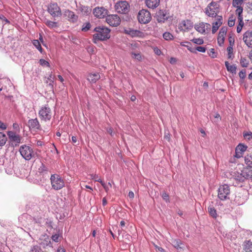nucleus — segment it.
<instances>
[{"mask_svg": "<svg viewBox=\"0 0 252 252\" xmlns=\"http://www.w3.org/2000/svg\"><path fill=\"white\" fill-rule=\"evenodd\" d=\"M162 197L166 202H169V195L166 192H163L162 193Z\"/></svg>", "mask_w": 252, "mask_h": 252, "instance_id": "obj_49", "label": "nucleus"}, {"mask_svg": "<svg viewBox=\"0 0 252 252\" xmlns=\"http://www.w3.org/2000/svg\"><path fill=\"white\" fill-rule=\"evenodd\" d=\"M246 200V197H243L241 198L240 193L236 195L235 201L238 205L243 204Z\"/></svg>", "mask_w": 252, "mask_h": 252, "instance_id": "obj_31", "label": "nucleus"}, {"mask_svg": "<svg viewBox=\"0 0 252 252\" xmlns=\"http://www.w3.org/2000/svg\"><path fill=\"white\" fill-rule=\"evenodd\" d=\"M227 31V28L226 27H222L220 29L219 34H220L221 35L225 36L226 34Z\"/></svg>", "mask_w": 252, "mask_h": 252, "instance_id": "obj_46", "label": "nucleus"}, {"mask_svg": "<svg viewBox=\"0 0 252 252\" xmlns=\"http://www.w3.org/2000/svg\"><path fill=\"white\" fill-rule=\"evenodd\" d=\"M224 36H225L221 35L220 34L218 35V43L220 46H222L224 43Z\"/></svg>", "mask_w": 252, "mask_h": 252, "instance_id": "obj_44", "label": "nucleus"}, {"mask_svg": "<svg viewBox=\"0 0 252 252\" xmlns=\"http://www.w3.org/2000/svg\"><path fill=\"white\" fill-rule=\"evenodd\" d=\"M106 22L111 26L117 27L120 24L121 19L117 15H109L106 18Z\"/></svg>", "mask_w": 252, "mask_h": 252, "instance_id": "obj_10", "label": "nucleus"}, {"mask_svg": "<svg viewBox=\"0 0 252 252\" xmlns=\"http://www.w3.org/2000/svg\"><path fill=\"white\" fill-rule=\"evenodd\" d=\"M186 43H187L186 47L187 48V49L191 52L194 53L195 48L192 47L191 43L188 41H186Z\"/></svg>", "mask_w": 252, "mask_h": 252, "instance_id": "obj_45", "label": "nucleus"}, {"mask_svg": "<svg viewBox=\"0 0 252 252\" xmlns=\"http://www.w3.org/2000/svg\"><path fill=\"white\" fill-rule=\"evenodd\" d=\"M39 62L40 64L42 66H46L48 67H50L49 63L44 59H40Z\"/></svg>", "mask_w": 252, "mask_h": 252, "instance_id": "obj_48", "label": "nucleus"}, {"mask_svg": "<svg viewBox=\"0 0 252 252\" xmlns=\"http://www.w3.org/2000/svg\"><path fill=\"white\" fill-rule=\"evenodd\" d=\"M137 48H138V45L137 43L131 44L130 45V49L132 51L136 50Z\"/></svg>", "mask_w": 252, "mask_h": 252, "instance_id": "obj_60", "label": "nucleus"}, {"mask_svg": "<svg viewBox=\"0 0 252 252\" xmlns=\"http://www.w3.org/2000/svg\"><path fill=\"white\" fill-rule=\"evenodd\" d=\"M169 17V14L166 10H159L156 14L157 20L159 23H164L168 20Z\"/></svg>", "mask_w": 252, "mask_h": 252, "instance_id": "obj_13", "label": "nucleus"}, {"mask_svg": "<svg viewBox=\"0 0 252 252\" xmlns=\"http://www.w3.org/2000/svg\"><path fill=\"white\" fill-rule=\"evenodd\" d=\"M211 25L207 23L201 22L194 26L195 29L199 33L204 34L210 30Z\"/></svg>", "mask_w": 252, "mask_h": 252, "instance_id": "obj_12", "label": "nucleus"}, {"mask_svg": "<svg viewBox=\"0 0 252 252\" xmlns=\"http://www.w3.org/2000/svg\"><path fill=\"white\" fill-rule=\"evenodd\" d=\"M138 22L141 24H147L151 20L150 12L146 9L140 10L137 15Z\"/></svg>", "mask_w": 252, "mask_h": 252, "instance_id": "obj_8", "label": "nucleus"}, {"mask_svg": "<svg viewBox=\"0 0 252 252\" xmlns=\"http://www.w3.org/2000/svg\"><path fill=\"white\" fill-rule=\"evenodd\" d=\"M7 128V126L6 124H5L4 123H2L0 120V128L2 129V130H4V129H6Z\"/></svg>", "mask_w": 252, "mask_h": 252, "instance_id": "obj_61", "label": "nucleus"}, {"mask_svg": "<svg viewBox=\"0 0 252 252\" xmlns=\"http://www.w3.org/2000/svg\"><path fill=\"white\" fill-rule=\"evenodd\" d=\"M44 23L49 28L51 29L59 27V25L56 22L52 21L49 20H46Z\"/></svg>", "mask_w": 252, "mask_h": 252, "instance_id": "obj_26", "label": "nucleus"}, {"mask_svg": "<svg viewBox=\"0 0 252 252\" xmlns=\"http://www.w3.org/2000/svg\"><path fill=\"white\" fill-rule=\"evenodd\" d=\"M156 251L157 252H166L163 249L159 247H156Z\"/></svg>", "mask_w": 252, "mask_h": 252, "instance_id": "obj_64", "label": "nucleus"}, {"mask_svg": "<svg viewBox=\"0 0 252 252\" xmlns=\"http://www.w3.org/2000/svg\"><path fill=\"white\" fill-rule=\"evenodd\" d=\"M234 180L236 181V184L233 183L235 186L242 187V185H240V183H242L246 180V177L243 174V170H242L241 172H236L234 173L233 175Z\"/></svg>", "mask_w": 252, "mask_h": 252, "instance_id": "obj_14", "label": "nucleus"}, {"mask_svg": "<svg viewBox=\"0 0 252 252\" xmlns=\"http://www.w3.org/2000/svg\"><path fill=\"white\" fill-rule=\"evenodd\" d=\"M227 70L232 73H236V67L234 65H231L228 69H227Z\"/></svg>", "mask_w": 252, "mask_h": 252, "instance_id": "obj_50", "label": "nucleus"}, {"mask_svg": "<svg viewBox=\"0 0 252 252\" xmlns=\"http://www.w3.org/2000/svg\"><path fill=\"white\" fill-rule=\"evenodd\" d=\"M228 39H229V45L233 46L234 43V38L230 36L229 37Z\"/></svg>", "mask_w": 252, "mask_h": 252, "instance_id": "obj_62", "label": "nucleus"}, {"mask_svg": "<svg viewBox=\"0 0 252 252\" xmlns=\"http://www.w3.org/2000/svg\"><path fill=\"white\" fill-rule=\"evenodd\" d=\"M100 78V75L97 72L90 73L88 76L87 79L88 80L92 83H95L97 80Z\"/></svg>", "mask_w": 252, "mask_h": 252, "instance_id": "obj_23", "label": "nucleus"}, {"mask_svg": "<svg viewBox=\"0 0 252 252\" xmlns=\"http://www.w3.org/2000/svg\"><path fill=\"white\" fill-rule=\"evenodd\" d=\"M163 37L166 40H172L174 39L173 35L169 32H165L163 34Z\"/></svg>", "mask_w": 252, "mask_h": 252, "instance_id": "obj_37", "label": "nucleus"}, {"mask_svg": "<svg viewBox=\"0 0 252 252\" xmlns=\"http://www.w3.org/2000/svg\"><path fill=\"white\" fill-rule=\"evenodd\" d=\"M220 11V5L217 1H212L204 9L205 14L212 18H216Z\"/></svg>", "mask_w": 252, "mask_h": 252, "instance_id": "obj_2", "label": "nucleus"}, {"mask_svg": "<svg viewBox=\"0 0 252 252\" xmlns=\"http://www.w3.org/2000/svg\"><path fill=\"white\" fill-rule=\"evenodd\" d=\"M228 25L230 27H233L235 25V20L233 18H229L228 21Z\"/></svg>", "mask_w": 252, "mask_h": 252, "instance_id": "obj_54", "label": "nucleus"}, {"mask_svg": "<svg viewBox=\"0 0 252 252\" xmlns=\"http://www.w3.org/2000/svg\"><path fill=\"white\" fill-rule=\"evenodd\" d=\"M196 50L200 52L205 53L206 51V48L202 46H198L195 48V52Z\"/></svg>", "mask_w": 252, "mask_h": 252, "instance_id": "obj_52", "label": "nucleus"}, {"mask_svg": "<svg viewBox=\"0 0 252 252\" xmlns=\"http://www.w3.org/2000/svg\"><path fill=\"white\" fill-rule=\"evenodd\" d=\"M47 11L54 18L60 17L62 15L61 8L56 2L49 4Z\"/></svg>", "mask_w": 252, "mask_h": 252, "instance_id": "obj_6", "label": "nucleus"}, {"mask_svg": "<svg viewBox=\"0 0 252 252\" xmlns=\"http://www.w3.org/2000/svg\"><path fill=\"white\" fill-rule=\"evenodd\" d=\"M94 31L96 32L93 35V41L96 44L99 41H105L110 37V30L104 26H97Z\"/></svg>", "mask_w": 252, "mask_h": 252, "instance_id": "obj_1", "label": "nucleus"}, {"mask_svg": "<svg viewBox=\"0 0 252 252\" xmlns=\"http://www.w3.org/2000/svg\"><path fill=\"white\" fill-rule=\"evenodd\" d=\"M192 27L193 23L189 20L182 21L179 25V29L180 31L190 30Z\"/></svg>", "mask_w": 252, "mask_h": 252, "instance_id": "obj_19", "label": "nucleus"}, {"mask_svg": "<svg viewBox=\"0 0 252 252\" xmlns=\"http://www.w3.org/2000/svg\"><path fill=\"white\" fill-rule=\"evenodd\" d=\"M160 0H145V4L149 8L155 9L159 4Z\"/></svg>", "mask_w": 252, "mask_h": 252, "instance_id": "obj_22", "label": "nucleus"}, {"mask_svg": "<svg viewBox=\"0 0 252 252\" xmlns=\"http://www.w3.org/2000/svg\"><path fill=\"white\" fill-rule=\"evenodd\" d=\"M244 0H233V4L234 6L238 7L239 5H241Z\"/></svg>", "mask_w": 252, "mask_h": 252, "instance_id": "obj_51", "label": "nucleus"}, {"mask_svg": "<svg viewBox=\"0 0 252 252\" xmlns=\"http://www.w3.org/2000/svg\"><path fill=\"white\" fill-rule=\"evenodd\" d=\"M19 151L22 157L27 160H30L34 156L32 149L26 145L21 146Z\"/></svg>", "mask_w": 252, "mask_h": 252, "instance_id": "obj_5", "label": "nucleus"}, {"mask_svg": "<svg viewBox=\"0 0 252 252\" xmlns=\"http://www.w3.org/2000/svg\"><path fill=\"white\" fill-rule=\"evenodd\" d=\"M240 63L241 65L243 67H248L249 64V61L246 58H242L241 57Z\"/></svg>", "mask_w": 252, "mask_h": 252, "instance_id": "obj_35", "label": "nucleus"}, {"mask_svg": "<svg viewBox=\"0 0 252 252\" xmlns=\"http://www.w3.org/2000/svg\"><path fill=\"white\" fill-rule=\"evenodd\" d=\"M243 170V174L246 177V180H252V168H247L244 169Z\"/></svg>", "mask_w": 252, "mask_h": 252, "instance_id": "obj_25", "label": "nucleus"}, {"mask_svg": "<svg viewBox=\"0 0 252 252\" xmlns=\"http://www.w3.org/2000/svg\"><path fill=\"white\" fill-rule=\"evenodd\" d=\"M232 50H233V46L229 45L227 48V51L228 52V55H229L232 53Z\"/></svg>", "mask_w": 252, "mask_h": 252, "instance_id": "obj_63", "label": "nucleus"}, {"mask_svg": "<svg viewBox=\"0 0 252 252\" xmlns=\"http://www.w3.org/2000/svg\"><path fill=\"white\" fill-rule=\"evenodd\" d=\"M243 136L245 140L250 141L252 140V132L251 131L244 132Z\"/></svg>", "mask_w": 252, "mask_h": 252, "instance_id": "obj_40", "label": "nucleus"}, {"mask_svg": "<svg viewBox=\"0 0 252 252\" xmlns=\"http://www.w3.org/2000/svg\"><path fill=\"white\" fill-rule=\"evenodd\" d=\"M91 176L93 179L95 181L100 183L103 188H106L105 183L100 178H99L96 175H92Z\"/></svg>", "mask_w": 252, "mask_h": 252, "instance_id": "obj_41", "label": "nucleus"}, {"mask_svg": "<svg viewBox=\"0 0 252 252\" xmlns=\"http://www.w3.org/2000/svg\"><path fill=\"white\" fill-rule=\"evenodd\" d=\"M7 135L9 137V140L14 143V146H17L21 143V137L17 134L15 132L9 131L7 132Z\"/></svg>", "mask_w": 252, "mask_h": 252, "instance_id": "obj_17", "label": "nucleus"}, {"mask_svg": "<svg viewBox=\"0 0 252 252\" xmlns=\"http://www.w3.org/2000/svg\"><path fill=\"white\" fill-rule=\"evenodd\" d=\"M208 211L210 215L213 218H216L218 216L217 211L213 205H209L208 208Z\"/></svg>", "mask_w": 252, "mask_h": 252, "instance_id": "obj_29", "label": "nucleus"}, {"mask_svg": "<svg viewBox=\"0 0 252 252\" xmlns=\"http://www.w3.org/2000/svg\"><path fill=\"white\" fill-rule=\"evenodd\" d=\"M108 10L103 7H97L94 9V16L98 18H103L108 14Z\"/></svg>", "mask_w": 252, "mask_h": 252, "instance_id": "obj_15", "label": "nucleus"}, {"mask_svg": "<svg viewBox=\"0 0 252 252\" xmlns=\"http://www.w3.org/2000/svg\"><path fill=\"white\" fill-rule=\"evenodd\" d=\"M210 53H211V54H210V56L212 58H216L217 57V54H216V53L215 52L214 49L212 48V49H210Z\"/></svg>", "mask_w": 252, "mask_h": 252, "instance_id": "obj_58", "label": "nucleus"}, {"mask_svg": "<svg viewBox=\"0 0 252 252\" xmlns=\"http://www.w3.org/2000/svg\"><path fill=\"white\" fill-rule=\"evenodd\" d=\"M131 57L133 59H136L139 61L142 60V56L139 52H131Z\"/></svg>", "mask_w": 252, "mask_h": 252, "instance_id": "obj_36", "label": "nucleus"}, {"mask_svg": "<svg viewBox=\"0 0 252 252\" xmlns=\"http://www.w3.org/2000/svg\"><path fill=\"white\" fill-rule=\"evenodd\" d=\"M59 235L58 234H55L52 236V239L55 242H59Z\"/></svg>", "mask_w": 252, "mask_h": 252, "instance_id": "obj_56", "label": "nucleus"}, {"mask_svg": "<svg viewBox=\"0 0 252 252\" xmlns=\"http://www.w3.org/2000/svg\"><path fill=\"white\" fill-rule=\"evenodd\" d=\"M80 10L84 15H88L91 13L92 9L88 6L82 5L80 7Z\"/></svg>", "mask_w": 252, "mask_h": 252, "instance_id": "obj_30", "label": "nucleus"}, {"mask_svg": "<svg viewBox=\"0 0 252 252\" xmlns=\"http://www.w3.org/2000/svg\"><path fill=\"white\" fill-rule=\"evenodd\" d=\"M38 116L41 121L45 122L49 121L52 117V111L48 104L42 105L38 111Z\"/></svg>", "mask_w": 252, "mask_h": 252, "instance_id": "obj_3", "label": "nucleus"}, {"mask_svg": "<svg viewBox=\"0 0 252 252\" xmlns=\"http://www.w3.org/2000/svg\"><path fill=\"white\" fill-rule=\"evenodd\" d=\"M240 78L242 79H244L246 77V70L243 69L240 71L239 73Z\"/></svg>", "mask_w": 252, "mask_h": 252, "instance_id": "obj_53", "label": "nucleus"}, {"mask_svg": "<svg viewBox=\"0 0 252 252\" xmlns=\"http://www.w3.org/2000/svg\"><path fill=\"white\" fill-rule=\"evenodd\" d=\"M28 125L30 129L40 130L41 126L37 118L31 119L28 122Z\"/></svg>", "mask_w": 252, "mask_h": 252, "instance_id": "obj_20", "label": "nucleus"}, {"mask_svg": "<svg viewBox=\"0 0 252 252\" xmlns=\"http://www.w3.org/2000/svg\"><path fill=\"white\" fill-rule=\"evenodd\" d=\"M91 28V25L90 22H86L84 23L82 25L81 30L83 32H87L89 31Z\"/></svg>", "mask_w": 252, "mask_h": 252, "instance_id": "obj_39", "label": "nucleus"}, {"mask_svg": "<svg viewBox=\"0 0 252 252\" xmlns=\"http://www.w3.org/2000/svg\"><path fill=\"white\" fill-rule=\"evenodd\" d=\"M212 25V33H215L218 31L219 28L221 26V25L218 24L217 22H214Z\"/></svg>", "mask_w": 252, "mask_h": 252, "instance_id": "obj_42", "label": "nucleus"}, {"mask_svg": "<svg viewBox=\"0 0 252 252\" xmlns=\"http://www.w3.org/2000/svg\"><path fill=\"white\" fill-rule=\"evenodd\" d=\"M63 16L69 22L74 23L78 19V16L74 12L69 9H65L63 12Z\"/></svg>", "mask_w": 252, "mask_h": 252, "instance_id": "obj_11", "label": "nucleus"}, {"mask_svg": "<svg viewBox=\"0 0 252 252\" xmlns=\"http://www.w3.org/2000/svg\"><path fill=\"white\" fill-rule=\"evenodd\" d=\"M192 41L194 43L196 44H198V45H201L204 42L202 38H193L192 40Z\"/></svg>", "mask_w": 252, "mask_h": 252, "instance_id": "obj_47", "label": "nucleus"}, {"mask_svg": "<svg viewBox=\"0 0 252 252\" xmlns=\"http://www.w3.org/2000/svg\"><path fill=\"white\" fill-rule=\"evenodd\" d=\"M7 141V137L3 133L0 132V146L5 145Z\"/></svg>", "mask_w": 252, "mask_h": 252, "instance_id": "obj_32", "label": "nucleus"}, {"mask_svg": "<svg viewBox=\"0 0 252 252\" xmlns=\"http://www.w3.org/2000/svg\"><path fill=\"white\" fill-rule=\"evenodd\" d=\"M1 22L3 24V25H5L6 24H9L10 23V21L7 20L3 15H2V19H1Z\"/></svg>", "mask_w": 252, "mask_h": 252, "instance_id": "obj_59", "label": "nucleus"}, {"mask_svg": "<svg viewBox=\"0 0 252 252\" xmlns=\"http://www.w3.org/2000/svg\"><path fill=\"white\" fill-rule=\"evenodd\" d=\"M181 244V241L180 239H176L172 242V245L177 249L181 248L180 246Z\"/></svg>", "mask_w": 252, "mask_h": 252, "instance_id": "obj_43", "label": "nucleus"}, {"mask_svg": "<svg viewBox=\"0 0 252 252\" xmlns=\"http://www.w3.org/2000/svg\"><path fill=\"white\" fill-rule=\"evenodd\" d=\"M32 43L33 45L35 47V48L40 51V53H42L43 49L41 46V44L38 40H33L32 41Z\"/></svg>", "mask_w": 252, "mask_h": 252, "instance_id": "obj_34", "label": "nucleus"}, {"mask_svg": "<svg viewBox=\"0 0 252 252\" xmlns=\"http://www.w3.org/2000/svg\"><path fill=\"white\" fill-rule=\"evenodd\" d=\"M38 171L40 173L46 174L48 171V168L43 163H41V166L39 167L38 169Z\"/></svg>", "mask_w": 252, "mask_h": 252, "instance_id": "obj_33", "label": "nucleus"}, {"mask_svg": "<svg viewBox=\"0 0 252 252\" xmlns=\"http://www.w3.org/2000/svg\"><path fill=\"white\" fill-rule=\"evenodd\" d=\"M129 4L126 0L119 1L115 5L116 11L118 13L122 14L127 13L129 11Z\"/></svg>", "mask_w": 252, "mask_h": 252, "instance_id": "obj_9", "label": "nucleus"}, {"mask_svg": "<svg viewBox=\"0 0 252 252\" xmlns=\"http://www.w3.org/2000/svg\"><path fill=\"white\" fill-rule=\"evenodd\" d=\"M230 188L227 184H224L220 186L218 189V197L221 200H226L229 198Z\"/></svg>", "mask_w": 252, "mask_h": 252, "instance_id": "obj_7", "label": "nucleus"}, {"mask_svg": "<svg viewBox=\"0 0 252 252\" xmlns=\"http://www.w3.org/2000/svg\"><path fill=\"white\" fill-rule=\"evenodd\" d=\"M124 32L131 37H141L143 36V32L139 30L127 28L124 30Z\"/></svg>", "mask_w": 252, "mask_h": 252, "instance_id": "obj_16", "label": "nucleus"}, {"mask_svg": "<svg viewBox=\"0 0 252 252\" xmlns=\"http://www.w3.org/2000/svg\"><path fill=\"white\" fill-rule=\"evenodd\" d=\"M243 12V8L241 7H239L236 10V13L238 15V17H242V13Z\"/></svg>", "mask_w": 252, "mask_h": 252, "instance_id": "obj_55", "label": "nucleus"}, {"mask_svg": "<svg viewBox=\"0 0 252 252\" xmlns=\"http://www.w3.org/2000/svg\"><path fill=\"white\" fill-rule=\"evenodd\" d=\"M216 17L217 21L216 22H217L218 24L221 25L222 24V17L217 15Z\"/></svg>", "mask_w": 252, "mask_h": 252, "instance_id": "obj_57", "label": "nucleus"}, {"mask_svg": "<svg viewBox=\"0 0 252 252\" xmlns=\"http://www.w3.org/2000/svg\"><path fill=\"white\" fill-rule=\"evenodd\" d=\"M243 40L248 47L252 48V31H247L243 35Z\"/></svg>", "mask_w": 252, "mask_h": 252, "instance_id": "obj_18", "label": "nucleus"}, {"mask_svg": "<svg viewBox=\"0 0 252 252\" xmlns=\"http://www.w3.org/2000/svg\"><path fill=\"white\" fill-rule=\"evenodd\" d=\"M245 163L250 167H252V153L244 157Z\"/></svg>", "mask_w": 252, "mask_h": 252, "instance_id": "obj_27", "label": "nucleus"}, {"mask_svg": "<svg viewBox=\"0 0 252 252\" xmlns=\"http://www.w3.org/2000/svg\"><path fill=\"white\" fill-rule=\"evenodd\" d=\"M29 252H42V250L39 246L36 245L31 246Z\"/></svg>", "mask_w": 252, "mask_h": 252, "instance_id": "obj_38", "label": "nucleus"}, {"mask_svg": "<svg viewBox=\"0 0 252 252\" xmlns=\"http://www.w3.org/2000/svg\"><path fill=\"white\" fill-rule=\"evenodd\" d=\"M247 146L242 144H239L235 149V157L237 158L242 157L243 153L247 150Z\"/></svg>", "mask_w": 252, "mask_h": 252, "instance_id": "obj_21", "label": "nucleus"}, {"mask_svg": "<svg viewBox=\"0 0 252 252\" xmlns=\"http://www.w3.org/2000/svg\"><path fill=\"white\" fill-rule=\"evenodd\" d=\"M55 76L51 73L49 76L47 77V80L46 83L50 87L51 89L53 88L54 84Z\"/></svg>", "mask_w": 252, "mask_h": 252, "instance_id": "obj_28", "label": "nucleus"}, {"mask_svg": "<svg viewBox=\"0 0 252 252\" xmlns=\"http://www.w3.org/2000/svg\"><path fill=\"white\" fill-rule=\"evenodd\" d=\"M50 179L52 188L54 189L58 190L64 187V180L59 175L57 174H52Z\"/></svg>", "mask_w": 252, "mask_h": 252, "instance_id": "obj_4", "label": "nucleus"}, {"mask_svg": "<svg viewBox=\"0 0 252 252\" xmlns=\"http://www.w3.org/2000/svg\"><path fill=\"white\" fill-rule=\"evenodd\" d=\"M243 246L246 252H252V242L251 240L245 241Z\"/></svg>", "mask_w": 252, "mask_h": 252, "instance_id": "obj_24", "label": "nucleus"}]
</instances>
